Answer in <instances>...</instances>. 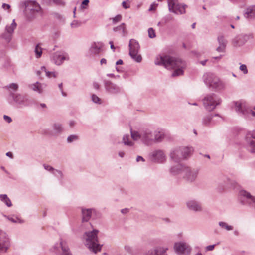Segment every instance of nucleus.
<instances>
[{
  "label": "nucleus",
  "mask_w": 255,
  "mask_h": 255,
  "mask_svg": "<svg viewBox=\"0 0 255 255\" xmlns=\"http://www.w3.org/2000/svg\"><path fill=\"white\" fill-rule=\"evenodd\" d=\"M155 64L163 65L167 69L173 70V77L183 75L187 66L186 62L180 58L164 55H158L155 59Z\"/></svg>",
  "instance_id": "nucleus-1"
},
{
  "label": "nucleus",
  "mask_w": 255,
  "mask_h": 255,
  "mask_svg": "<svg viewBox=\"0 0 255 255\" xmlns=\"http://www.w3.org/2000/svg\"><path fill=\"white\" fill-rule=\"evenodd\" d=\"M99 231L93 229L91 231L85 232L82 236V240L85 246L90 251L96 254L101 251L102 245L99 243L98 234Z\"/></svg>",
  "instance_id": "nucleus-2"
},
{
  "label": "nucleus",
  "mask_w": 255,
  "mask_h": 255,
  "mask_svg": "<svg viewBox=\"0 0 255 255\" xmlns=\"http://www.w3.org/2000/svg\"><path fill=\"white\" fill-rule=\"evenodd\" d=\"M131 137L134 141H140L144 144L150 146L153 144V128H143L138 131L130 129Z\"/></svg>",
  "instance_id": "nucleus-3"
},
{
  "label": "nucleus",
  "mask_w": 255,
  "mask_h": 255,
  "mask_svg": "<svg viewBox=\"0 0 255 255\" xmlns=\"http://www.w3.org/2000/svg\"><path fill=\"white\" fill-rule=\"evenodd\" d=\"M203 78L206 86L216 92H220L225 89V83L214 73H206Z\"/></svg>",
  "instance_id": "nucleus-4"
},
{
  "label": "nucleus",
  "mask_w": 255,
  "mask_h": 255,
  "mask_svg": "<svg viewBox=\"0 0 255 255\" xmlns=\"http://www.w3.org/2000/svg\"><path fill=\"white\" fill-rule=\"evenodd\" d=\"M193 151V149L191 147H176L171 149L169 156L172 161L179 163L190 156Z\"/></svg>",
  "instance_id": "nucleus-5"
},
{
  "label": "nucleus",
  "mask_w": 255,
  "mask_h": 255,
  "mask_svg": "<svg viewBox=\"0 0 255 255\" xmlns=\"http://www.w3.org/2000/svg\"><path fill=\"white\" fill-rule=\"evenodd\" d=\"M234 109L240 116L246 119L254 118L255 120V107H249L246 103L242 100L234 102Z\"/></svg>",
  "instance_id": "nucleus-6"
},
{
  "label": "nucleus",
  "mask_w": 255,
  "mask_h": 255,
  "mask_svg": "<svg viewBox=\"0 0 255 255\" xmlns=\"http://www.w3.org/2000/svg\"><path fill=\"white\" fill-rule=\"evenodd\" d=\"M7 101L11 105L18 108L28 107L30 105V100L28 96L18 93H11L8 95Z\"/></svg>",
  "instance_id": "nucleus-7"
},
{
  "label": "nucleus",
  "mask_w": 255,
  "mask_h": 255,
  "mask_svg": "<svg viewBox=\"0 0 255 255\" xmlns=\"http://www.w3.org/2000/svg\"><path fill=\"white\" fill-rule=\"evenodd\" d=\"M24 4L25 5L24 13L29 20L33 19L41 10L39 4L35 0H27L25 1Z\"/></svg>",
  "instance_id": "nucleus-8"
},
{
  "label": "nucleus",
  "mask_w": 255,
  "mask_h": 255,
  "mask_svg": "<svg viewBox=\"0 0 255 255\" xmlns=\"http://www.w3.org/2000/svg\"><path fill=\"white\" fill-rule=\"evenodd\" d=\"M221 99L216 94L212 93L207 95L203 100L205 108L211 111L221 103Z\"/></svg>",
  "instance_id": "nucleus-9"
},
{
  "label": "nucleus",
  "mask_w": 255,
  "mask_h": 255,
  "mask_svg": "<svg viewBox=\"0 0 255 255\" xmlns=\"http://www.w3.org/2000/svg\"><path fill=\"white\" fill-rule=\"evenodd\" d=\"M50 250L55 255H72L67 242L62 239L59 243H55Z\"/></svg>",
  "instance_id": "nucleus-10"
},
{
  "label": "nucleus",
  "mask_w": 255,
  "mask_h": 255,
  "mask_svg": "<svg viewBox=\"0 0 255 255\" xmlns=\"http://www.w3.org/2000/svg\"><path fill=\"white\" fill-rule=\"evenodd\" d=\"M238 199L242 204L255 208V197L251 195L248 191L245 190H240L238 193Z\"/></svg>",
  "instance_id": "nucleus-11"
},
{
  "label": "nucleus",
  "mask_w": 255,
  "mask_h": 255,
  "mask_svg": "<svg viewBox=\"0 0 255 255\" xmlns=\"http://www.w3.org/2000/svg\"><path fill=\"white\" fill-rule=\"evenodd\" d=\"M11 247V240L7 233L0 229V253H6Z\"/></svg>",
  "instance_id": "nucleus-12"
},
{
  "label": "nucleus",
  "mask_w": 255,
  "mask_h": 255,
  "mask_svg": "<svg viewBox=\"0 0 255 255\" xmlns=\"http://www.w3.org/2000/svg\"><path fill=\"white\" fill-rule=\"evenodd\" d=\"M52 63L57 66L61 65L65 61L70 59L69 54L64 51H58L52 53L50 56Z\"/></svg>",
  "instance_id": "nucleus-13"
},
{
  "label": "nucleus",
  "mask_w": 255,
  "mask_h": 255,
  "mask_svg": "<svg viewBox=\"0 0 255 255\" xmlns=\"http://www.w3.org/2000/svg\"><path fill=\"white\" fill-rule=\"evenodd\" d=\"M174 250L178 255H190L192 249L187 243L181 241L174 244Z\"/></svg>",
  "instance_id": "nucleus-14"
},
{
  "label": "nucleus",
  "mask_w": 255,
  "mask_h": 255,
  "mask_svg": "<svg viewBox=\"0 0 255 255\" xmlns=\"http://www.w3.org/2000/svg\"><path fill=\"white\" fill-rule=\"evenodd\" d=\"M129 55L134 61L137 62H140L142 60V57L138 54L140 48L138 42L134 39H131L129 44Z\"/></svg>",
  "instance_id": "nucleus-15"
},
{
  "label": "nucleus",
  "mask_w": 255,
  "mask_h": 255,
  "mask_svg": "<svg viewBox=\"0 0 255 255\" xmlns=\"http://www.w3.org/2000/svg\"><path fill=\"white\" fill-rule=\"evenodd\" d=\"M247 149L252 154H255V130L249 131L245 137Z\"/></svg>",
  "instance_id": "nucleus-16"
},
{
  "label": "nucleus",
  "mask_w": 255,
  "mask_h": 255,
  "mask_svg": "<svg viewBox=\"0 0 255 255\" xmlns=\"http://www.w3.org/2000/svg\"><path fill=\"white\" fill-rule=\"evenodd\" d=\"M169 10L176 14L185 13V5L179 4L176 0H167Z\"/></svg>",
  "instance_id": "nucleus-17"
},
{
  "label": "nucleus",
  "mask_w": 255,
  "mask_h": 255,
  "mask_svg": "<svg viewBox=\"0 0 255 255\" xmlns=\"http://www.w3.org/2000/svg\"><path fill=\"white\" fill-rule=\"evenodd\" d=\"M199 173L198 169L192 168L186 166L183 168V178L189 182H194Z\"/></svg>",
  "instance_id": "nucleus-18"
},
{
  "label": "nucleus",
  "mask_w": 255,
  "mask_h": 255,
  "mask_svg": "<svg viewBox=\"0 0 255 255\" xmlns=\"http://www.w3.org/2000/svg\"><path fill=\"white\" fill-rule=\"evenodd\" d=\"M16 27L17 24L15 22V19H13L11 24L6 25L5 31L1 36V38L4 39L6 42H10L11 40L13 33Z\"/></svg>",
  "instance_id": "nucleus-19"
},
{
  "label": "nucleus",
  "mask_w": 255,
  "mask_h": 255,
  "mask_svg": "<svg viewBox=\"0 0 255 255\" xmlns=\"http://www.w3.org/2000/svg\"><path fill=\"white\" fill-rule=\"evenodd\" d=\"M104 44L101 42H93L89 48L88 54L90 56H100L103 52Z\"/></svg>",
  "instance_id": "nucleus-20"
},
{
  "label": "nucleus",
  "mask_w": 255,
  "mask_h": 255,
  "mask_svg": "<svg viewBox=\"0 0 255 255\" xmlns=\"http://www.w3.org/2000/svg\"><path fill=\"white\" fill-rule=\"evenodd\" d=\"M253 37L252 33L241 34L233 39L232 43L234 46H241Z\"/></svg>",
  "instance_id": "nucleus-21"
},
{
  "label": "nucleus",
  "mask_w": 255,
  "mask_h": 255,
  "mask_svg": "<svg viewBox=\"0 0 255 255\" xmlns=\"http://www.w3.org/2000/svg\"><path fill=\"white\" fill-rule=\"evenodd\" d=\"M82 220L83 221L87 222L91 218L96 219L100 216V213L95 209H82Z\"/></svg>",
  "instance_id": "nucleus-22"
},
{
  "label": "nucleus",
  "mask_w": 255,
  "mask_h": 255,
  "mask_svg": "<svg viewBox=\"0 0 255 255\" xmlns=\"http://www.w3.org/2000/svg\"><path fill=\"white\" fill-rule=\"evenodd\" d=\"M104 87L106 92L110 94H118L122 92V88L115 83L108 80H104Z\"/></svg>",
  "instance_id": "nucleus-23"
},
{
  "label": "nucleus",
  "mask_w": 255,
  "mask_h": 255,
  "mask_svg": "<svg viewBox=\"0 0 255 255\" xmlns=\"http://www.w3.org/2000/svg\"><path fill=\"white\" fill-rule=\"evenodd\" d=\"M152 160L157 163H163L166 160V156L162 150H156L151 153Z\"/></svg>",
  "instance_id": "nucleus-24"
},
{
  "label": "nucleus",
  "mask_w": 255,
  "mask_h": 255,
  "mask_svg": "<svg viewBox=\"0 0 255 255\" xmlns=\"http://www.w3.org/2000/svg\"><path fill=\"white\" fill-rule=\"evenodd\" d=\"M186 206L190 210L194 212H201L203 210L201 203L194 199L187 201Z\"/></svg>",
  "instance_id": "nucleus-25"
},
{
  "label": "nucleus",
  "mask_w": 255,
  "mask_h": 255,
  "mask_svg": "<svg viewBox=\"0 0 255 255\" xmlns=\"http://www.w3.org/2000/svg\"><path fill=\"white\" fill-rule=\"evenodd\" d=\"M244 17L249 21L255 19V5L247 7L244 13Z\"/></svg>",
  "instance_id": "nucleus-26"
},
{
  "label": "nucleus",
  "mask_w": 255,
  "mask_h": 255,
  "mask_svg": "<svg viewBox=\"0 0 255 255\" xmlns=\"http://www.w3.org/2000/svg\"><path fill=\"white\" fill-rule=\"evenodd\" d=\"M165 134L163 130L153 128V143L161 142L164 138Z\"/></svg>",
  "instance_id": "nucleus-27"
},
{
  "label": "nucleus",
  "mask_w": 255,
  "mask_h": 255,
  "mask_svg": "<svg viewBox=\"0 0 255 255\" xmlns=\"http://www.w3.org/2000/svg\"><path fill=\"white\" fill-rule=\"evenodd\" d=\"M168 248L158 247L153 250H149L145 255H167Z\"/></svg>",
  "instance_id": "nucleus-28"
},
{
  "label": "nucleus",
  "mask_w": 255,
  "mask_h": 255,
  "mask_svg": "<svg viewBox=\"0 0 255 255\" xmlns=\"http://www.w3.org/2000/svg\"><path fill=\"white\" fill-rule=\"evenodd\" d=\"M217 41L219 46L217 47L216 50L218 52H224L227 44V40L223 35H220L217 37Z\"/></svg>",
  "instance_id": "nucleus-29"
},
{
  "label": "nucleus",
  "mask_w": 255,
  "mask_h": 255,
  "mask_svg": "<svg viewBox=\"0 0 255 255\" xmlns=\"http://www.w3.org/2000/svg\"><path fill=\"white\" fill-rule=\"evenodd\" d=\"M186 168V166L182 164H178L176 165L173 166L170 169V173L174 175L181 174L182 176L183 175V168Z\"/></svg>",
  "instance_id": "nucleus-30"
},
{
  "label": "nucleus",
  "mask_w": 255,
  "mask_h": 255,
  "mask_svg": "<svg viewBox=\"0 0 255 255\" xmlns=\"http://www.w3.org/2000/svg\"><path fill=\"white\" fill-rule=\"evenodd\" d=\"M29 87L34 91L37 92L39 94H41L43 93L44 89L46 87V85L36 82L35 83L29 85Z\"/></svg>",
  "instance_id": "nucleus-31"
},
{
  "label": "nucleus",
  "mask_w": 255,
  "mask_h": 255,
  "mask_svg": "<svg viewBox=\"0 0 255 255\" xmlns=\"http://www.w3.org/2000/svg\"><path fill=\"white\" fill-rule=\"evenodd\" d=\"M122 143L124 145L130 147L134 145V142L131 140L130 137L128 134H125L123 136Z\"/></svg>",
  "instance_id": "nucleus-32"
},
{
  "label": "nucleus",
  "mask_w": 255,
  "mask_h": 255,
  "mask_svg": "<svg viewBox=\"0 0 255 255\" xmlns=\"http://www.w3.org/2000/svg\"><path fill=\"white\" fill-rule=\"evenodd\" d=\"M214 116L210 114L205 116L202 119V123L206 126H211L215 124V122L213 120Z\"/></svg>",
  "instance_id": "nucleus-33"
},
{
  "label": "nucleus",
  "mask_w": 255,
  "mask_h": 255,
  "mask_svg": "<svg viewBox=\"0 0 255 255\" xmlns=\"http://www.w3.org/2000/svg\"><path fill=\"white\" fill-rule=\"evenodd\" d=\"M3 216L6 218L9 221H11L12 223H19V224H22L24 223V220L20 218L17 216L16 215H11V216H8L6 215H3Z\"/></svg>",
  "instance_id": "nucleus-34"
},
{
  "label": "nucleus",
  "mask_w": 255,
  "mask_h": 255,
  "mask_svg": "<svg viewBox=\"0 0 255 255\" xmlns=\"http://www.w3.org/2000/svg\"><path fill=\"white\" fill-rule=\"evenodd\" d=\"M113 31L120 34L122 36H124L126 34V25L124 23L120 25L113 28Z\"/></svg>",
  "instance_id": "nucleus-35"
},
{
  "label": "nucleus",
  "mask_w": 255,
  "mask_h": 255,
  "mask_svg": "<svg viewBox=\"0 0 255 255\" xmlns=\"http://www.w3.org/2000/svg\"><path fill=\"white\" fill-rule=\"evenodd\" d=\"M52 128L56 134H60L63 131V127L60 123H55L52 125Z\"/></svg>",
  "instance_id": "nucleus-36"
},
{
  "label": "nucleus",
  "mask_w": 255,
  "mask_h": 255,
  "mask_svg": "<svg viewBox=\"0 0 255 255\" xmlns=\"http://www.w3.org/2000/svg\"><path fill=\"white\" fill-rule=\"evenodd\" d=\"M0 200L8 207H10L12 206L10 199L6 194H0Z\"/></svg>",
  "instance_id": "nucleus-37"
},
{
  "label": "nucleus",
  "mask_w": 255,
  "mask_h": 255,
  "mask_svg": "<svg viewBox=\"0 0 255 255\" xmlns=\"http://www.w3.org/2000/svg\"><path fill=\"white\" fill-rule=\"evenodd\" d=\"M18 85L16 83H11L6 86V88L8 90L9 95H10L11 93H14L18 89Z\"/></svg>",
  "instance_id": "nucleus-38"
},
{
  "label": "nucleus",
  "mask_w": 255,
  "mask_h": 255,
  "mask_svg": "<svg viewBox=\"0 0 255 255\" xmlns=\"http://www.w3.org/2000/svg\"><path fill=\"white\" fill-rule=\"evenodd\" d=\"M218 224L222 229H225L226 231H229L233 230V227L232 226L228 225L225 222L220 221Z\"/></svg>",
  "instance_id": "nucleus-39"
},
{
  "label": "nucleus",
  "mask_w": 255,
  "mask_h": 255,
  "mask_svg": "<svg viewBox=\"0 0 255 255\" xmlns=\"http://www.w3.org/2000/svg\"><path fill=\"white\" fill-rule=\"evenodd\" d=\"M34 52L36 58H39L41 56L42 54V48L40 46V44H38L36 45L34 49Z\"/></svg>",
  "instance_id": "nucleus-40"
},
{
  "label": "nucleus",
  "mask_w": 255,
  "mask_h": 255,
  "mask_svg": "<svg viewBox=\"0 0 255 255\" xmlns=\"http://www.w3.org/2000/svg\"><path fill=\"white\" fill-rule=\"evenodd\" d=\"M91 98L92 101L96 104L100 105L103 103L102 100L96 94H92Z\"/></svg>",
  "instance_id": "nucleus-41"
},
{
  "label": "nucleus",
  "mask_w": 255,
  "mask_h": 255,
  "mask_svg": "<svg viewBox=\"0 0 255 255\" xmlns=\"http://www.w3.org/2000/svg\"><path fill=\"white\" fill-rule=\"evenodd\" d=\"M52 174L59 180H62L63 178L64 175L61 170L55 169Z\"/></svg>",
  "instance_id": "nucleus-42"
},
{
  "label": "nucleus",
  "mask_w": 255,
  "mask_h": 255,
  "mask_svg": "<svg viewBox=\"0 0 255 255\" xmlns=\"http://www.w3.org/2000/svg\"><path fill=\"white\" fill-rule=\"evenodd\" d=\"M123 60L122 59H119L116 62V65L117 66L116 67V71L118 72L121 73V72H122L123 71V68L122 67L118 66V65H122V64H123Z\"/></svg>",
  "instance_id": "nucleus-43"
},
{
  "label": "nucleus",
  "mask_w": 255,
  "mask_h": 255,
  "mask_svg": "<svg viewBox=\"0 0 255 255\" xmlns=\"http://www.w3.org/2000/svg\"><path fill=\"white\" fill-rule=\"evenodd\" d=\"M45 75L47 77L49 78H56L58 76V73L55 71H47Z\"/></svg>",
  "instance_id": "nucleus-44"
},
{
  "label": "nucleus",
  "mask_w": 255,
  "mask_h": 255,
  "mask_svg": "<svg viewBox=\"0 0 255 255\" xmlns=\"http://www.w3.org/2000/svg\"><path fill=\"white\" fill-rule=\"evenodd\" d=\"M78 137L76 135H71L69 136L67 138V141L68 143H70L72 142L77 140Z\"/></svg>",
  "instance_id": "nucleus-45"
},
{
  "label": "nucleus",
  "mask_w": 255,
  "mask_h": 255,
  "mask_svg": "<svg viewBox=\"0 0 255 255\" xmlns=\"http://www.w3.org/2000/svg\"><path fill=\"white\" fill-rule=\"evenodd\" d=\"M81 22L78 20H73L70 24L71 28H75L80 27L81 25Z\"/></svg>",
  "instance_id": "nucleus-46"
},
{
  "label": "nucleus",
  "mask_w": 255,
  "mask_h": 255,
  "mask_svg": "<svg viewBox=\"0 0 255 255\" xmlns=\"http://www.w3.org/2000/svg\"><path fill=\"white\" fill-rule=\"evenodd\" d=\"M239 70L242 72L244 74H247L248 73L247 67L245 64H240Z\"/></svg>",
  "instance_id": "nucleus-47"
},
{
  "label": "nucleus",
  "mask_w": 255,
  "mask_h": 255,
  "mask_svg": "<svg viewBox=\"0 0 255 255\" xmlns=\"http://www.w3.org/2000/svg\"><path fill=\"white\" fill-rule=\"evenodd\" d=\"M148 36L150 38H153L156 37V34L154 30L152 28H149L148 30Z\"/></svg>",
  "instance_id": "nucleus-48"
},
{
  "label": "nucleus",
  "mask_w": 255,
  "mask_h": 255,
  "mask_svg": "<svg viewBox=\"0 0 255 255\" xmlns=\"http://www.w3.org/2000/svg\"><path fill=\"white\" fill-rule=\"evenodd\" d=\"M43 166L46 170L50 172L52 174L53 173V172L55 169V168H54L51 166L48 165V164H44L43 165Z\"/></svg>",
  "instance_id": "nucleus-49"
},
{
  "label": "nucleus",
  "mask_w": 255,
  "mask_h": 255,
  "mask_svg": "<svg viewBox=\"0 0 255 255\" xmlns=\"http://www.w3.org/2000/svg\"><path fill=\"white\" fill-rule=\"evenodd\" d=\"M122 19V16L121 15H117L115 17L112 18V21L114 24L120 21Z\"/></svg>",
  "instance_id": "nucleus-50"
},
{
  "label": "nucleus",
  "mask_w": 255,
  "mask_h": 255,
  "mask_svg": "<svg viewBox=\"0 0 255 255\" xmlns=\"http://www.w3.org/2000/svg\"><path fill=\"white\" fill-rule=\"evenodd\" d=\"M215 246V244L207 246L205 248V251L206 252L213 251L214 249Z\"/></svg>",
  "instance_id": "nucleus-51"
},
{
  "label": "nucleus",
  "mask_w": 255,
  "mask_h": 255,
  "mask_svg": "<svg viewBox=\"0 0 255 255\" xmlns=\"http://www.w3.org/2000/svg\"><path fill=\"white\" fill-rule=\"evenodd\" d=\"M89 3V0H84L82 1V4L81 5V8L83 9L86 8L85 6L87 5Z\"/></svg>",
  "instance_id": "nucleus-52"
},
{
  "label": "nucleus",
  "mask_w": 255,
  "mask_h": 255,
  "mask_svg": "<svg viewBox=\"0 0 255 255\" xmlns=\"http://www.w3.org/2000/svg\"><path fill=\"white\" fill-rule=\"evenodd\" d=\"M3 119L4 120L6 121L8 123H10L12 122V119L11 117L7 115H4L3 116Z\"/></svg>",
  "instance_id": "nucleus-53"
},
{
  "label": "nucleus",
  "mask_w": 255,
  "mask_h": 255,
  "mask_svg": "<svg viewBox=\"0 0 255 255\" xmlns=\"http://www.w3.org/2000/svg\"><path fill=\"white\" fill-rule=\"evenodd\" d=\"M118 156L121 158H124L125 156V152L124 151L120 150L118 152Z\"/></svg>",
  "instance_id": "nucleus-54"
},
{
  "label": "nucleus",
  "mask_w": 255,
  "mask_h": 255,
  "mask_svg": "<svg viewBox=\"0 0 255 255\" xmlns=\"http://www.w3.org/2000/svg\"><path fill=\"white\" fill-rule=\"evenodd\" d=\"M136 160L137 162H139L140 161H141V162L145 161V159L142 156H137L136 157Z\"/></svg>",
  "instance_id": "nucleus-55"
},
{
  "label": "nucleus",
  "mask_w": 255,
  "mask_h": 255,
  "mask_svg": "<svg viewBox=\"0 0 255 255\" xmlns=\"http://www.w3.org/2000/svg\"><path fill=\"white\" fill-rule=\"evenodd\" d=\"M122 6L125 9H128V8H129L130 7L129 4H127L126 2L125 1L122 2Z\"/></svg>",
  "instance_id": "nucleus-56"
},
{
  "label": "nucleus",
  "mask_w": 255,
  "mask_h": 255,
  "mask_svg": "<svg viewBox=\"0 0 255 255\" xmlns=\"http://www.w3.org/2000/svg\"><path fill=\"white\" fill-rule=\"evenodd\" d=\"M93 87L94 89H95L96 90H98L100 88V85L98 83L94 82L93 83Z\"/></svg>",
  "instance_id": "nucleus-57"
},
{
  "label": "nucleus",
  "mask_w": 255,
  "mask_h": 255,
  "mask_svg": "<svg viewBox=\"0 0 255 255\" xmlns=\"http://www.w3.org/2000/svg\"><path fill=\"white\" fill-rule=\"evenodd\" d=\"M125 250L128 253H130L131 251V248L129 246H125Z\"/></svg>",
  "instance_id": "nucleus-58"
},
{
  "label": "nucleus",
  "mask_w": 255,
  "mask_h": 255,
  "mask_svg": "<svg viewBox=\"0 0 255 255\" xmlns=\"http://www.w3.org/2000/svg\"><path fill=\"white\" fill-rule=\"evenodd\" d=\"M6 155L9 157H10L11 159L13 158V154L11 152H8L6 153Z\"/></svg>",
  "instance_id": "nucleus-59"
},
{
  "label": "nucleus",
  "mask_w": 255,
  "mask_h": 255,
  "mask_svg": "<svg viewBox=\"0 0 255 255\" xmlns=\"http://www.w3.org/2000/svg\"><path fill=\"white\" fill-rule=\"evenodd\" d=\"M38 106L42 109H44L47 107L46 105L44 103H40Z\"/></svg>",
  "instance_id": "nucleus-60"
},
{
  "label": "nucleus",
  "mask_w": 255,
  "mask_h": 255,
  "mask_svg": "<svg viewBox=\"0 0 255 255\" xmlns=\"http://www.w3.org/2000/svg\"><path fill=\"white\" fill-rule=\"evenodd\" d=\"M2 7L3 8H6L7 9H8L10 8V6L9 4L3 3L2 4Z\"/></svg>",
  "instance_id": "nucleus-61"
},
{
  "label": "nucleus",
  "mask_w": 255,
  "mask_h": 255,
  "mask_svg": "<svg viewBox=\"0 0 255 255\" xmlns=\"http://www.w3.org/2000/svg\"><path fill=\"white\" fill-rule=\"evenodd\" d=\"M40 70L41 71L42 73L43 72H45V73H46L47 72V70H46V68L45 66H42L40 68Z\"/></svg>",
  "instance_id": "nucleus-62"
},
{
  "label": "nucleus",
  "mask_w": 255,
  "mask_h": 255,
  "mask_svg": "<svg viewBox=\"0 0 255 255\" xmlns=\"http://www.w3.org/2000/svg\"><path fill=\"white\" fill-rule=\"evenodd\" d=\"M109 44H110V47L114 51L115 49V47L114 46L113 42L112 41H110Z\"/></svg>",
  "instance_id": "nucleus-63"
},
{
  "label": "nucleus",
  "mask_w": 255,
  "mask_h": 255,
  "mask_svg": "<svg viewBox=\"0 0 255 255\" xmlns=\"http://www.w3.org/2000/svg\"><path fill=\"white\" fill-rule=\"evenodd\" d=\"M53 1L57 4H60L61 3L62 0H53Z\"/></svg>",
  "instance_id": "nucleus-64"
}]
</instances>
